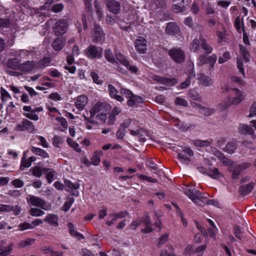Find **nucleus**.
Instances as JSON below:
<instances>
[{"instance_id": "obj_1", "label": "nucleus", "mask_w": 256, "mask_h": 256, "mask_svg": "<svg viewBox=\"0 0 256 256\" xmlns=\"http://www.w3.org/2000/svg\"><path fill=\"white\" fill-rule=\"evenodd\" d=\"M245 97V93L242 90L237 88H232L229 96L218 104V108L222 110L232 105H238L244 100Z\"/></svg>"}, {"instance_id": "obj_2", "label": "nucleus", "mask_w": 256, "mask_h": 256, "mask_svg": "<svg viewBox=\"0 0 256 256\" xmlns=\"http://www.w3.org/2000/svg\"><path fill=\"white\" fill-rule=\"evenodd\" d=\"M218 160L222 161L224 164L229 166L228 169L232 172V177L234 178H238L239 171L248 166V164H245L242 166H236V164L225 158L223 154L220 152H216L215 154Z\"/></svg>"}, {"instance_id": "obj_3", "label": "nucleus", "mask_w": 256, "mask_h": 256, "mask_svg": "<svg viewBox=\"0 0 256 256\" xmlns=\"http://www.w3.org/2000/svg\"><path fill=\"white\" fill-rule=\"evenodd\" d=\"M122 128H128L130 134L133 136L142 135L143 130L140 128V124L135 119L126 118L121 124Z\"/></svg>"}, {"instance_id": "obj_4", "label": "nucleus", "mask_w": 256, "mask_h": 256, "mask_svg": "<svg viewBox=\"0 0 256 256\" xmlns=\"http://www.w3.org/2000/svg\"><path fill=\"white\" fill-rule=\"evenodd\" d=\"M140 224H143L146 226L142 230L143 232L148 234L152 230V226L150 223V219L148 215L144 216L142 220L138 219L133 221L131 223L130 227L132 229L135 230Z\"/></svg>"}, {"instance_id": "obj_5", "label": "nucleus", "mask_w": 256, "mask_h": 256, "mask_svg": "<svg viewBox=\"0 0 256 256\" xmlns=\"http://www.w3.org/2000/svg\"><path fill=\"white\" fill-rule=\"evenodd\" d=\"M26 200L28 204L40 207L45 210H49L50 209V206L49 204H46L44 200L38 196L28 195Z\"/></svg>"}, {"instance_id": "obj_6", "label": "nucleus", "mask_w": 256, "mask_h": 256, "mask_svg": "<svg viewBox=\"0 0 256 256\" xmlns=\"http://www.w3.org/2000/svg\"><path fill=\"white\" fill-rule=\"evenodd\" d=\"M84 55L90 59H100L102 56L103 49L100 47H96L93 45H90L84 50Z\"/></svg>"}, {"instance_id": "obj_7", "label": "nucleus", "mask_w": 256, "mask_h": 256, "mask_svg": "<svg viewBox=\"0 0 256 256\" xmlns=\"http://www.w3.org/2000/svg\"><path fill=\"white\" fill-rule=\"evenodd\" d=\"M208 53H210L212 51V48L206 43L204 39H200V40L194 39L192 42L190 46V49L194 52L196 51L200 48V44Z\"/></svg>"}, {"instance_id": "obj_8", "label": "nucleus", "mask_w": 256, "mask_h": 256, "mask_svg": "<svg viewBox=\"0 0 256 256\" xmlns=\"http://www.w3.org/2000/svg\"><path fill=\"white\" fill-rule=\"evenodd\" d=\"M109 106L106 104L98 102L90 110V118H93L97 114L102 112H107Z\"/></svg>"}, {"instance_id": "obj_9", "label": "nucleus", "mask_w": 256, "mask_h": 256, "mask_svg": "<svg viewBox=\"0 0 256 256\" xmlns=\"http://www.w3.org/2000/svg\"><path fill=\"white\" fill-rule=\"evenodd\" d=\"M16 129L18 131L27 130L31 133H33L36 130L33 123L26 119L24 120L22 122L18 124Z\"/></svg>"}, {"instance_id": "obj_10", "label": "nucleus", "mask_w": 256, "mask_h": 256, "mask_svg": "<svg viewBox=\"0 0 256 256\" xmlns=\"http://www.w3.org/2000/svg\"><path fill=\"white\" fill-rule=\"evenodd\" d=\"M186 194L195 204L200 206L204 205V202L202 200L203 198V196L198 190H188L186 192Z\"/></svg>"}, {"instance_id": "obj_11", "label": "nucleus", "mask_w": 256, "mask_h": 256, "mask_svg": "<svg viewBox=\"0 0 256 256\" xmlns=\"http://www.w3.org/2000/svg\"><path fill=\"white\" fill-rule=\"evenodd\" d=\"M132 16H130V18H128V22L127 23H125L120 21L118 22V24L120 28L126 31H130V24L132 23L136 22L138 24H140V22L138 20V16L136 14L135 11H132Z\"/></svg>"}, {"instance_id": "obj_12", "label": "nucleus", "mask_w": 256, "mask_h": 256, "mask_svg": "<svg viewBox=\"0 0 256 256\" xmlns=\"http://www.w3.org/2000/svg\"><path fill=\"white\" fill-rule=\"evenodd\" d=\"M86 8L87 10V14H84L82 18V24L84 29L88 28L87 21L92 22V0H84Z\"/></svg>"}, {"instance_id": "obj_13", "label": "nucleus", "mask_w": 256, "mask_h": 256, "mask_svg": "<svg viewBox=\"0 0 256 256\" xmlns=\"http://www.w3.org/2000/svg\"><path fill=\"white\" fill-rule=\"evenodd\" d=\"M92 37L93 41L96 43L102 42L104 40V33L99 26L94 24Z\"/></svg>"}, {"instance_id": "obj_14", "label": "nucleus", "mask_w": 256, "mask_h": 256, "mask_svg": "<svg viewBox=\"0 0 256 256\" xmlns=\"http://www.w3.org/2000/svg\"><path fill=\"white\" fill-rule=\"evenodd\" d=\"M192 156V151L186 148H184L182 152L178 154V158L182 163L187 164L190 162V158Z\"/></svg>"}, {"instance_id": "obj_15", "label": "nucleus", "mask_w": 256, "mask_h": 256, "mask_svg": "<svg viewBox=\"0 0 256 256\" xmlns=\"http://www.w3.org/2000/svg\"><path fill=\"white\" fill-rule=\"evenodd\" d=\"M134 47L136 50L140 54H142L146 51V40L142 36H138L134 42Z\"/></svg>"}, {"instance_id": "obj_16", "label": "nucleus", "mask_w": 256, "mask_h": 256, "mask_svg": "<svg viewBox=\"0 0 256 256\" xmlns=\"http://www.w3.org/2000/svg\"><path fill=\"white\" fill-rule=\"evenodd\" d=\"M169 55L171 58L176 62L180 63L184 59V52L180 48H173L169 51Z\"/></svg>"}, {"instance_id": "obj_17", "label": "nucleus", "mask_w": 256, "mask_h": 256, "mask_svg": "<svg viewBox=\"0 0 256 256\" xmlns=\"http://www.w3.org/2000/svg\"><path fill=\"white\" fill-rule=\"evenodd\" d=\"M238 130L240 133L245 135H250L252 139H256V134L251 126L244 124H239Z\"/></svg>"}, {"instance_id": "obj_18", "label": "nucleus", "mask_w": 256, "mask_h": 256, "mask_svg": "<svg viewBox=\"0 0 256 256\" xmlns=\"http://www.w3.org/2000/svg\"><path fill=\"white\" fill-rule=\"evenodd\" d=\"M88 98L85 95H80L76 98L74 100V106L80 111L84 110L88 103Z\"/></svg>"}, {"instance_id": "obj_19", "label": "nucleus", "mask_w": 256, "mask_h": 256, "mask_svg": "<svg viewBox=\"0 0 256 256\" xmlns=\"http://www.w3.org/2000/svg\"><path fill=\"white\" fill-rule=\"evenodd\" d=\"M68 24L66 20H60L55 24L54 32L56 34H64L67 30Z\"/></svg>"}, {"instance_id": "obj_20", "label": "nucleus", "mask_w": 256, "mask_h": 256, "mask_svg": "<svg viewBox=\"0 0 256 256\" xmlns=\"http://www.w3.org/2000/svg\"><path fill=\"white\" fill-rule=\"evenodd\" d=\"M127 216H128V213L126 212H122L119 213L110 214L108 216V218L110 220H108L106 222V224L108 226H111L114 224L118 219L125 218Z\"/></svg>"}, {"instance_id": "obj_21", "label": "nucleus", "mask_w": 256, "mask_h": 256, "mask_svg": "<svg viewBox=\"0 0 256 256\" xmlns=\"http://www.w3.org/2000/svg\"><path fill=\"white\" fill-rule=\"evenodd\" d=\"M23 110L24 111L23 114L24 116L34 120H38L39 118L38 115L33 112L32 108L31 106H24L23 107Z\"/></svg>"}, {"instance_id": "obj_22", "label": "nucleus", "mask_w": 256, "mask_h": 256, "mask_svg": "<svg viewBox=\"0 0 256 256\" xmlns=\"http://www.w3.org/2000/svg\"><path fill=\"white\" fill-rule=\"evenodd\" d=\"M154 79L160 83L167 86H172L178 82V80L175 78H168L164 77L155 76Z\"/></svg>"}, {"instance_id": "obj_23", "label": "nucleus", "mask_w": 256, "mask_h": 256, "mask_svg": "<svg viewBox=\"0 0 256 256\" xmlns=\"http://www.w3.org/2000/svg\"><path fill=\"white\" fill-rule=\"evenodd\" d=\"M108 92L110 96L116 100L122 102L124 100V98L118 95V91L116 89L112 84L108 85Z\"/></svg>"}, {"instance_id": "obj_24", "label": "nucleus", "mask_w": 256, "mask_h": 256, "mask_svg": "<svg viewBox=\"0 0 256 256\" xmlns=\"http://www.w3.org/2000/svg\"><path fill=\"white\" fill-rule=\"evenodd\" d=\"M107 7L108 10L114 13L118 14L120 10V5L114 0H110L107 2Z\"/></svg>"}, {"instance_id": "obj_25", "label": "nucleus", "mask_w": 256, "mask_h": 256, "mask_svg": "<svg viewBox=\"0 0 256 256\" xmlns=\"http://www.w3.org/2000/svg\"><path fill=\"white\" fill-rule=\"evenodd\" d=\"M36 69V64L32 62H27L20 64V70L24 72H28Z\"/></svg>"}, {"instance_id": "obj_26", "label": "nucleus", "mask_w": 256, "mask_h": 256, "mask_svg": "<svg viewBox=\"0 0 256 256\" xmlns=\"http://www.w3.org/2000/svg\"><path fill=\"white\" fill-rule=\"evenodd\" d=\"M68 232L72 236L74 237L79 240H81L84 238V236L78 232L75 229L72 223H68Z\"/></svg>"}, {"instance_id": "obj_27", "label": "nucleus", "mask_w": 256, "mask_h": 256, "mask_svg": "<svg viewBox=\"0 0 256 256\" xmlns=\"http://www.w3.org/2000/svg\"><path fill=\"white\" fill-rule=\"evenodd\" d=\"M194 106H194H195L196 108L198 110V111L205 116H208L214 113L215 110L213 108H205L203 107L199 104H194Z\"/></svg>"}, {"instance_id": "obj_28", "label": "nucleus", "mask_w": 256, "mask_h": 256, "mask_svg": "<svg viewBox=\"0 0 256 256\" xmlns=\"http://www.w3.org/2000/svg\"><path fill=\"white\" fill-rule=\"evenodd\" d=\"M58 216L54 214H48L46 216L44 222L52 226L56 227L58 226Z\"/></svg>"}, {"instance_id": "obj_29", "label": "nucleus", "mask_w": 256, "mask_h": 256, "mask_svg": "<svg viewBox=\"0 0 256 256\" xmlns=\"http://www.w3.org/2000/svg\"><path fill=\"white\" fill-rule=\"evenodd\" d=\"M188 2L190 0H186ZM174 4L172 6V10L176 12H182L184 10V0H174Z\"/></svg>"}, {"instance_id": "obj_30", "label": "nucleus", "mask_w": 256, "mask_h": 256, "mask_svg": "<svg viewBox=\"0 0 256 256\" xmlns=\"http://www.w3.org/2000/svg\"><path fill=\"white\" fill-rule=\"evenodd\" d=\"M166 31L168 34L174 35L178 32L179 28L175 23L170 22L166 27Z\"/></svg>"}, {"instance_id": "obj_31", "label": "nucleus", "mask_w": 256, "mask_h": 256, "mask_svg": "<svg viewBox=\"0 0 256 256\" xmlns=\"http://www.w3.org/2000/svg\"><path fill=\"white\" fill-rule=\"evenodd\" d=\"M66 190L68 192H73L79 188L80 184L78 182L72 183L69 180H64Z\"/></svg>"}, {"instance_id": "obj_32", "label": "nucleus", "mask_w": 256, "mask_h": 256, "mask_svg": "<svg viewBox=\"0 0 256 256\" xmlns=\"http://www.w3.org/2000/svg\"><path fill=\"white\" fill-rule=\"evenodd\" d=\"M66 42V40L60 37L56 38L52 43V47L56 50H60L62 49Z\"/></svg>"}, {"instance_id": "obj_33", "label": "nucleus", "mask_w": 256, "mask_h": 256, "mask_svg": "<svg viewBox=\"0 0 256 256\" xmlns=\"http://www.w3.org/2000/svg\"><path fill=\"white\" fill-rule=\"evenodd\" d=\"M216 35L218 43L226 42L228 34L225 29L224 28L222 30H218L216 32Z\"/></svg>"}, {"instance_id": "obj_34", "label": "nucleus", "mask_w": 256, "mask_h": 256, "mask_svg": "<svg viewBox=\"0 0 256 256\" xmlns=\"http://www.w3.org/2000/svg\"><path fill=\"white\" fill-rule=\"evenodd\" d=\"M48 183L50 184L54 180L56 175V172L52 168H46L44 173Z\"/></svg>"}, {"instance_id": "obj_35", "label": "nucleus", "mask_w": 256, "mask_h": 256, "mask_svg": "<svg viewBox=\"0 0 256 256\" xmlns=\"http://www.w3.org/2000/svg\"><path fill=\"white\" fill-rule=\"evenodd\" d=\"M115 55L116 60L123 66H125L126 68H128V61L126 59V58L118 50H115Z\"/></svg>"}, {"instance_id": "obj_36", "label": "nucleus", "mask_w": 256, "mask_h": 256, "mask_svg": "<svg viewBox=\"0 0 256 256\" xmlns=\"http://www.w3.org/2000/svg\"><path fill=\"white\" fill-rule=\"evenodd\" d=\"M102 154V152L101 150L96 151L91 158V162L92 164L96 166H98L100 160V157Z\"/></svg>"}, {"instance_id": "obj_37", "label": "nucleus", "mask_w": 256, "mask_h": 256, "mask_svg": "<svg viewBox=\"0 0 256 256\" xmlns=\"http://www.w3.org/2000/svg\"><path fill=\"white\" fill-rule=\"evenodd\" d=\"M32 152L43 158H48L49 157L48 154L44 150L33 146L31 148Z\"/></svg>"}, {"instance_id": "obj_38", "label": "nucleus", "mask_w": 256, "mask_h": 256, "mask_svg": "<svg viewBox=\"0 0 256 256\" xmlns=\"http://www.w3.org/2000/svg\"><path fill=\"white\" fill-rule=\"evenodd\" d=\"M143 102V98L137 96L132 95L128 100V104L129 106H136L138 104L142 103Z\"/></svg>"}, {"instance_id": "obj_39", "label": "nucleus", "mask_w": 256, "mask_h": 256, "mask_svg": "<svg viewBox=\"0 0 256 256\" xmlns=\"http://www.w3.org/2000/svg\"><path fill=\"white\" fill-rule=\"evenodd\" d=\"M26 152H24L20 166V169L21 170H24L25 168H29L31 166V162H30L28 159H26Z\"/></svg>"}, {"instance_id": "obj_40", "label": "nucleus", "mask_w": 256, "mask_h": 256, "mask_svg": "<svg viewBox=\"0 0 256 256\" xmlns=\"http://www.w3.org/2000/svg\"><path fill=\"white\" fill-rule=\"evenodd\" d=\"M30 170L34 176L37 178H40L42 176V174L44 173L46 168H41L40 166H35L32 168Z\"/></svg>"}, {"instance_id": "obj_41", "label": "nucleus", "mask_w": 256, "mask_h": 256, "mask_svg": "<svg viewBox=\"0 0 256 256\" xmlns=\"http://www.w3.org/2000/svg\"><path fill=\"white\" fill-rule=\"evenodd\" d=\"M208 222L212 226V228L208 230V234L210 237H214L218 232V229L215 226L212 220L210 219L207 220Z\"/></svg>"}, {"instance_id": "obj_42", "label": "nucleus", "mask_w": 256, "mask_h": 256, "mask_svg": "<svg viewBox=\"0 0 256 256\" xmlns=\"http://www.w3.org/2000/svg\"><path fill=\"white\" fill-rule=\"evenodd\" d=\"M4 244V242L2 244V250L0 252V256H7L10 254L12 250V244H10L4 248H3Z\"/></svg>"}, {"instance_id": "obj_43", "label": "nucleus", "mask_w": 256, "mask_h": 256, "mask_svg": "<svg viewBox=\"0 0 256 256\" xmlns=\"http://www.w3.org/2000/svg\"><path fill=\"white\" fill-rule=\"evenodd\" d=\"M199 80L200 82L205 86H208L212 85V80L211 78L203 74H201L200 76Z\"/></svg>"}, {"instance_id": "obj_44", "label": "nucleus", "mask_w": 256, "mask_h": 256, "mask_svg": "<svg viewBox=\"0 0 256 256\" xmlns=\"http://www.w3.org/2000/svg\"><path fill=\"white\" fill-rule=\"evenodd\" d=\"M50 62V59L48 58H44L40 60L38 64H36L37 69L44 68L48 66Z\"/></svg>"}, {"instance_id": "obj_45", "label": "nucleus", "mask_w": 256, "mask_h": 256, "mask_svg": "<svg viewBox=\"0 0 256 256\" xmlns=\"http://www.w3.org/2000/svg\"><path fill=\"white\" fill-rule=\"evenodd\" d=\"M56 120L61 125V126L59 128L60 131L64 132L67 129L68 123L66 118L62 117H58L56 118Z\"/></svg>"}, {"instance_id": "obj_46", "label": "nucleus", "mask_w": 256, "mask_h": 256, "mask_svg": "<svg viewBox=\"0 0 256 256\" xmlns=\"http://www.w3.org/2000/svg\"><path fill=\"white\" fill-rule=\"evenodd\" d=\"M8 66L12 68L15 70H20V64L16 58L8 60Z\"/></svg>"}, {"instance_id": "obj_47", "label": "nucleus", "mask_w": 256, "mask_h": 256, "mask_svg": "<svg viewBox=\"0 0 256 256\" xmlns=\"http://www.w3.org/2000/svg\"><path fill=\"white\" fill-rule=\"evenodd\" d=\"M208 175L212 178L215 179H218L222 177V174L220 173L218 168H214L213 170H210Z\"/></svg>"}, {"instance_id": "obj_48", "label": "nucleus", "mask_w": 256, "mask_h": 256, "mask_svg": "<svg viewBox=\"0 0 256 256\" xmlns=\"http://www.w3.org/2000/svg\"><path fill=\"white\" fill-rule=\"evenodd\" d=\"M34 241L35 240L34 238H26L25 240H23L20 242L18 246L22 248L30 246L34 243Z\"/></svg>"}, {"instance_id": "obj_49", "label": "nucleus", "mask_w": 256, "mask_h": 256, "mask_svg": "<svg viewBox=\"0 0 256 256\" xmlns=\"http://www.w3.org/2000/svg\"><path fill=\"white\" fill-rule=\"evenodd\" d=\"M0 96L3 102H6L11 98L10 94L3 88H0Z\"/></svg>"}, {"instance_id": "obj_50", "label": "nucleus", "mask_w": 256, "mask_h": 256, "mask_svg": "<svg viewBox=\"0 0 256 256\" xmlns=\"http://www.w3.org/2000/svg\"><path fill=\"white\" fill-rule=\"evenodd\" d=\"M236 149V145L234 142H229L227 144L224 150L229 153L232 154Z\"/></svg>"}, {"instance_id": "obj_51", "label": "nucleus", "mask_w": 256, "mask_h": 256, "mask_svg": "<svg viewBox=\"0 0 256 256\" xmlns=\"http://www.w3.org/2000/svg\"><path fill=\"white\" fill-rule=\"evenodd\" d=\"M240 54L246 62L249 61L250 55L246 50L242 46H240Z\"/></svg>"}, {"instance_id": "obj_52", "label": "nucleus", "mask_w": 256, "mask_h": 256, "mask_svg": "<svg viewBox=\"0 0 256 256\" xmlns=\"http://www.w3.org/2000/svg\"><path fill=\"white\" fill-rule=\"evenodd\" d=\"M30 214L32 216L38 217L44 215V212L38 208H33L30 210Z\"/></svg>"}, {"instance_id": "obj_53", "label": "nucleus", "mask_w": 256, "mask_h": 256, "mask_svg": "<svg viewBox=\"0 0 256 256\" xmlns=\"http://www.w3.org/2000/svg\"><path fill=\"white\" fill-rule=\"evenodd\" d=\"M74 200L72 198H68L66 199L64 206H62V210L64 212H67L69 210L72 204L74 203Z\"/></svg>"}, {"instance_id": "obj_54", "label": "nucleus", "mask_w": 256, "mask_h": 256, "mask_svg": "<svg viewBox=\"0 0 256 256\" xmlns=\"http://www.w3.org/2000/svg\"><path fill=\"white\" fill-rule=\"evenodd\" d=\"M104 56L106 60L112 63H114L116 62L112 54V52L110 49H106L104 52Z\"/></svg>"}, {"instance_id": "obj_55", "label": "nucleus", "mask_w": 256, "mask_h": 256, "mask_svg": "<svg viewBox=\"0 0 256 256\" xmlns=\"http://www.w3.org/2000/svg\"><path fill=\"white\" fill-rule=\"evenodd\" d=\"M212 142V140H196L194 141V145L197 146H205L210 145Z\"/></svg>"}, {"instance_id": "obj_56", "label": "nucleus", "mask_w": 256, "mask_h": 256, "mask_svg": "<svg viewBox=\"0 0 256 256\" xmlns=\"http://www.w3.org/2000/svg\"><path fill=\"white\" fill-rule=\"evenodd\" d=\"M253 188V183H249L246 185L242 186L241 188V190L244 194H246L251 192Z\"/></svg>"}, {"instance_id": "obj_57", "label": "nucleus", "mask_w": 256, "mask_h": 256, "mask_svg": "<svg viewBox=\"0 0 256 256\" xmlns=\"http://www.w3.org/2000/svg\"><path fill=\"white\" fill-rule=\"evenodd\" d=\"M95 6L94 7L96 10V13L98 16V20H100L103 17V12L102 10L96 1H95Z\"/></svg>"}, {"instance_id": "obj_58", "label": "nucleus", "mask_w": 256, "mask_h": 256, "mask_svg": "<svg viewBox=\"0 0 256 256\" xmlns=\"http://www.w3.org/2000/svg\"><path fill=\"white\" fill-rule=\"evenodd\" d=\"M67 142H68V144H69V146L70 147L74 148L76 152H80L81 149L80 148L79 145L77 142L73 141L70 138H68L67 139Z\"/></svg>"}, {"instance_id": "obj_59", "label": "nucleus", "mask_w": 256, "mask_h": 256, "mask_svg": "<svg viewBox=\"0 0 256 256\" xmlns=\"http://www.w3.org/2000/svg\"><path fill=\"white\" fill-rule=\"evenodd\" d=\"M18 230L20 231H24L28 229H32V227L30 223L27 222H24L20 223L18 226Z\"/></svg>"}, {"instance_id": "obj_60", "label": "nucleus", "mask_w": 256, "mask_h": 256, "mask_svg": "<svg viewBox=\"0 0 256 256\" xmlns=\"http://www.w3.org/2000/svg\"><path fill=\"white\" fill-rule=\"evenodd\" d=\"M195 252V250H194L192 245L188 244V245L184 252V254L186 256H190Z\"/></svg>"}, {"instance_id": "obj_61", "label": "nucleus", "mask_w": 256, "mask_h": 256, "mask_svg": "<svg viewBox=\"0 0 256 256\" xmlns=\"http://www.w3.org/2000/svg\"><path fill=\"white\" fill-rule=\"evenodd\" d=\"M90 76L94 83L98 84H102L103 80L99 78V76L97 73L94 72H92L90 74Z\"/></svg>"}, {"instance_id": "obj_62", "label": "nucleus", "mask_w": 256, "mask_h": 256, "mask_svg": "<svg viewBox=\"0 0 256 256\" xmlns=\"http://www.w3.org/2000/svg\"><path fill=\"white\" fill-rule=\"evenodd\" d=\"M168 234H164L161 236L158 240V245L159 246H161L166 242L168 240Z\"/></svg>"}, {"instance_id": "obj_63", "label": "nucleus", "mask_w": 256, "mask_h": 256, "mask_svg": "<svg viewBox=\"0 0 256 256\" xmlns=\"http://www.w3.org/2000/svg\"><path fill=\"white\" fill-rule=\"evenodd\" d=\"M256 116V102H254L252 104L249 112V117Z\"/></svg>"}, {"instance_id": "obj_64", "label": "nucleus", "mask_w": 256, "mask_h": 256, "mask_svg": "<svg viewBox=\"0 0 256 256\" xmlns=\"http://www.w3.org/2000/svg\"><path fill=\"white\" fill-rule=\"evenodd\" d=\"M44 250L46 253L49 254V256H62V252L53 251L50 248L46 249Z\"/></svg>"}]
</instances>
